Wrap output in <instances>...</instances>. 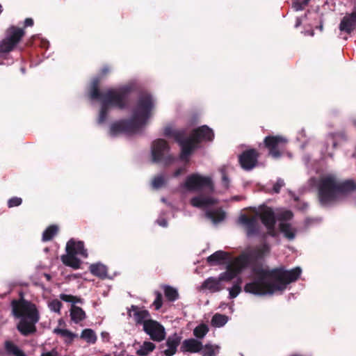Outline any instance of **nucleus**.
<instances>
[{
    "label": "nucleus",
    "instance_id": "f257e3e1",
    "mask_svg": "<svg viewBox=\"0 0 356 356\" xmlns=\"http://www.w3.org/2000/svg\"><path fill=\"white\" fill-rule=\"evenodd\" d=\"M269 252V245L264 243L237 257V261L241 262L245 268L250 266L255 275L253 281L245 285L244 291L246 293L258 296L272 295L276 291L284 290L287 284L299 278L302 272L300 267L290 270H284L282 267L272 270L263 268L261 261Z\"/></svg>",
    "mask_w": 356,
    "mask_h": 356
},
{
    "label": "nucleus",
    "instance_id": "f03ea898",
    "mask_svg": "<svg viewBox=\"0 0 356 356\" xmlns=\"http://www.w3.org/2000/svg\"><path fill=\"white\" fill-rule=\"evenodd\" d=\"M154 107L152 97L149 94L139 96L136 104L133 109L131 118L121 120L111 124L110 134L115 136L119 134H135L138 133L146 124L151 116Z\"/></svg>",
    "mask_w": 356,
    "mask_h": 356
},
{
    "label": "nucleus",
    "instance_id": "7ed1b4c3",
    "mask_svg": "<svg viewBox=\"0 0 356 356\" xmlns=\"http://www.w3.org/2000/svg\"><path fill=\"white\" fill-rule=\"evenodd\" d=\"M356 191V182L353 179L339 181L334 175L322 177L318 186V196L323 206L337 202L341 196Z\"/></svg>",
    "mask_w": 356,
    "mask_h": 356
},
{
    "label": "nucleus",
    "instance_id": "20e7f679",
    "mask_svg": "<svg viewBox=\"0 0 356 356\" xmlns=\"http://www.w3.org/2000/svg\"><path fill=\"white\" fill-rule=\"evenodd\" d=\"M214 138L213 130L207 125H203L193 129L190 134L185 138L184 146L179 154L180 160L189 161V158L195 149L199 148L202 141H212Z\"/></svg>",
    "mask_w": 356,
    "mask_h": 356
},
{
    "label": "nucleus",
    "instance_id": "39448f33",
    "mask_svg": "<svg viewBox=\"0 0 356 356\" xmlns=\"http://www.w3.org/2000/svg\"><path fill=\"white\" fill-rule=\"evenodd\" d=\"M133 90L131 86L110 88L104 91L102 102L108 107L123 110L129 103V95Z\"/></svg>",
    "mask_w": 356,
    "mask_h": 356
},
{
    "label": "nucleus",
    "instance_id": "423d86ee",
    "mask_svg": "<svg viewBox=\"0 0 356 356\" xmlns=\"http://www.w3.org/2000/svg\"><path fill=\"white\" fill-rule=\"evenodd\" d=\"M13 315L17 318H26L30 321L38 322L40 315L36 305L26 300H13L11 302Z\"/></svg>",
    "mask_w": 356,
    "mask_h": 356
},
{
    "label": "nucleus",
    "instance_id": "0eeeda50",
    "mask_svg": "<svg viewBox=\"0 0 356 356\" xmlns=\"http://www.w3.org/2000/svg\"><path fill=\"white\" fill-rule=\"evenodd\" d=\"M287 143L282 136H268L264 139L263 147L268 150V156L277 159L283 156Z\"/></svg>",
    "mask_w": 356,
    "mask_h": 356
},
{
    "label": "nucleus",
    "instance_id": "6e6552de",
    "mask_svg": "<svg viewBox=\"0 0 356 356\" xmlns=\"http://www.w3.org/2000/svg\"><path fill=\"white\" fill-rule=\"evenodd\" d=\"M170 146L168 142L162 138L155 140L152 144V158L153 162H163L165 165L174 161V157L168 154Z\"/></svg>",
    "mask_w": 356,
    "mask_h": 356
},
{
    "label": "nucleus",
    "instance_id": "1a4fd4ad",
    "mask_svg": "<svg viewBox=\"0 0 356 356\" xmlns=\"http://www.w3.org/2000/svg\"><path fill=\"white\" fill-rule=\"evenodd\" d=\"M184 187L189 191H198L207 188L210 192L214 191V185L209 177L202 176L198 173L188 175L184 184Z\"/></svg>",
    "mask_w": 356,
    "mask_h": 356
},
{
    "label": "nucleus",
    "instance_id": "9d476101",
    "mask_svg": "<svg viewBox=\"0 0 356 356\" xmlns=\"http://www.w3.org/2000/svg\"><path fill=\"white\" fill-rule=\"evenodd\" d=\"M24 35L25 31L23 29L15 26L9 27L6 30V38L0 42V53L13 51Z\"/></svg>",
    "mask_w": 356,
    "mask_h": 356
},
{
    "label": "nucleus",
    "instance_id": "9b49d317",
    "mask_svg": "<svg viewBox=\"0 0 356 356\" xmlns=\"http://www.w3.org/2000/svg\"><path fill=\"white\" fill-rule=\"evenodd\" d=\"M143 331L149 336L150 339L156 342L162 341L166 335L163 325L153 319L145 322Z\"/></svg>",
    "mask_w": 356,
    "mask_h": 356
},
{
    "label": "nucleus",
    "instance_id": "f8f14e48",
    "mask_svg": "<svg viewBox=\"0 0 356 356\" xmlns=\"http://www.w3.org/2000/svg\"><path fill=\"white\" fill-rule=\"evenodd\" d=\"M259 156L257 149H248L238 156V163L244 170L250 171L257 165Z\"/></svg>",
    "mask_w": 356,
    "mask_h": 356
},
{
    "label": "nucleus",
    "instance_id": "ddd939ff",
    "mask_svg": "<svg viewBox=\"0 0 356 356\" xmlns=\"http://www.w3.org/2000/svg\"><path fill=\"white\" fill-rule=\"evenodd\" d=\"M238 221L244 227L248 237L259 234V224L257 216H249L246 214H241Z\"/></svg>",
    "mask_w": 356,
    "mask_h": 356
},
{
    "label": "nucleus",
    "instance_id": "4468645a",
    "mask_svg": "<svg viewBox=\"0 0 356 356\" xmlns=\"http://www.w3.org/2000/svg\"><path fill=\"white\" fill-rule=\"evenodd\" d=\"M243 269H245L244 266L241 262L237 261V257H236L232 263L227 265V270L220 274L219 280L226 282L231 281L240 274Z\"/></svg>",
    "mask_w": 356,
    "mask_h": 356
},
{
    "label": "nucleus",
    "instance_id": "2eb2a0df",
    "mask_svg": "<svg viewBox=\"0 0 356 356\" xmlns=\"http://www.w3.org/2000/svg\"><path fill=\"white\" fill-rule=\"evenodd\" d=\"M128 315L133 316L136 324L144 325L147 321H149L150 317L149 312L146 309H142L136 305H131L128 309Z\"/></svg>",
    "mask_w": 356,
    "mask_h": 356
},
{
    "label": "nucleus",
    "instance_id": "dca6fc26",
    "mask_svg": "<svg viewBox=\"0 0 356 356\" xmlns=\"http://www.w3.org/2000/svg\"><path fill=\"white\" fill-rule=\"evenodd\" d=\"M163 134L167 137H172L180 146L181 151H182L186 136V129H173L170 127H166L164 129Z\"/></svg>",
    "mask_w": 356,
    "mask_h": 356
},
{
    "label": "nucleus",
    "instance_id": "f3484780",
    "mask_svg": "<svg viewBox=\"0 0 356 356\" xmlns=\"http://www.w3.org/2000/svg\"><path fill=\"white\" fill-rule=\"evenodd\" d=\"M100 82L101 77L97 76L92 79L88 89V96L90 99L102 102L104 92L99 90Z\"/></svg>",
    "mask_w": 356,
    "mask_h": 356
},
{
    "label": "nucleus",
    "instance_id": "a211bd4d",
    "mask_svg": "<svg viewBox=\"0 0 356 356\" xmlns=\"http://www.w3.org/2000/svg\"><path fill=\"white\" fill-rule=\"evenodd\" d=\"M355 15V13L352 12L350 14L346 15L342 18L339 26L341 31L350 34L355 30L356 26Z\"/></svg>",
    "mask_w": 356,
    "mask_h": 356
},
{
    "label": "nucleus",
    "instance_id": "6ab92c4d",
    "mask_svg": "<svg viewBox=\"0 0 356 356\" xmlns=\"http://www.w3.org/2000/svg\"><path fill=\"white\" fill-rule=\"evenodd\" d=\"M202 349V343L193 338L185 339L180 348L181 352L191 353H199Z\"/></svg>",
    "mask_w": 356,
    "mask_h": 356
},
{
    "label": "nucleus",
    "instance_id": "aec40b11",
    "mask_svg": "<svg viewBox=\"0 0 356 356\" xmlns=\"http://www.w3.org/2000/svg\"><path fill=\"white\" fill-rule=\"evenodd\" d=\"M181 337L177 333L173 334L168 337L166 340V346L168 348L163 351L165 356L174 355L177 350V347L181 343Z\"/></svg>",
    "mask_w": 356,
    "mask_h": 356
},
{
    "label": "nucleus",
    "instance_id": "412c9836",
    "mask_svg": "<svg viewBox=\"0 0 356 356\" xmlns=\"http://www.w3.org/2000/svg\"><path fill=\"white\" fill-rule=\"evenodd\" d=\"M37 323L33 321H27L25 318H22L17 324V328L22 335L29 336L36 331L35 324Z\"/></svg>",
    "mask_w": 356,
    "mask_h": 356
},
{
    "label": "nucleus",
    "instance_id": "4be33fe9",
    "mask_svg": "<svg viewBox=\"0 0 356 356\" xmlns=\"http://www.w3.org/2000/svg\"><path fill=\"white\" fill-rule=\"evenodd\" d=\"M190 202L193 207L202 209L216 204L217 201L210 197L198 195L191 198Z\"/></svg>",
    "mask_w": 356,
    "mask_h": 356
},
{
    "label": "nucleus",
    "instance_id": "5701e85b",
    "mask_svg": "<svg viewBox=\"0 0 356 356\" xmlns=\"http://www.w3.org/2000/svg\"><path fill=\"white\" fill-rule=\"evenodd\" d=\"M257 216L261 220V222L265 227H272L273 225H275V216L273 210L271 208L266 207L264 209L257 213Z\"/></svg>",
    "mask_w": 356,
    "mask_h": 356
},
{
    "label": "nucleus",
    "instance_id": "b1692460",
    "mask_svg": "<svg viewBox=\"0 0 356 356\" xmlns=\"http://www.w3.org/2000/svg\"><path fill=\"white\" fill-rule=\"evenodd\" d=\"M66 250H69L75 254H79L83 257H88L87 250L85 249L83 241H76L72 238L67 243Z\"/></svg>",
    "mask_w": 356,
    "mask_h": 356
},
{
    "label": "nucleus",
    "instance_id": "393cba45",
    "mask_svg": "<svg viewBox=\"0 0 356 356\" xmlns=\"http://www.w3.org/2000/svg\"><path fill=\"white\" fill-rule=\"evenodd\" d=\"M229 253L222 250H218L208 257L207 261L211 265H218L224 264L229 260Z\"/></svg>",
    "mask_w": 356,
    "mask_h": 356
},
{
    "label": "nucleus",
    "instance_id": "a878e982",
    "mask_svg": "<svg viewBox=\"0 0 356 356\" xmlns=\"http://www.w3.org/2000/svg\"><path fill=\"white\" fill-rule=\"evenodd\" d=\"M67 254L63 255L61 257L62 262L67 266L72 267L74 269H78L80 268L81 261L76 257L74 252L70 251L69 250H66Z\"/></svg>",
    "mask_w": 356,
    "mask_h": 356
},
{
    "label": "nucleus",
    "instance_id": "bb28decb",
    "mask_svg": "<svg viewBox=\"0 0 356 356\" xmlns=\"http://www.w3.org/2000/svg\"><path fill=\"white\" fill-rule=\"evenodd\" d=\"M221 280L213 277L207 278L202 284V289H209L211 292L220 291L222 289L220 286Z\"/></svg>",
    "mask_w": 356,
    "mask_h": 356
},
{
    "label": "nucleus",
    "instance_id": "cd10ccee",
    "mask_svg": "<svg viewBox=\"0 0 356 356\" xmlns=\"http://www.w3.org/2000/svg\"><path fill=\"white\" fill-rule=\"evenodd\" d=\"M70 317L72 321L79 323L86 318V315L82 308L72 305L70 309Z\"/></svg>",
    "mask_w": 356,
    "mask_h": 356
},
{
    "label": "nucleus",
    "instance_id": "c85d7f7f",
    "mask_svg": "<svg viewBox=\"0 0 356 356\" xmlns=\"http://www.w3.org/2000/svg\"><path fill=\"white\" fill-rule=\"evenodd\" d=\"M5 350L8 355L11 356H26L24 352L21 350L17 345L10 341L5 342Z\"/></svg>",
    "mask_w": 356,
    "mask_h": 356
},
{
    "label": "nucleus",
    "instance_id": "c756f323",
    "mask_svg": "<svg viewBox=\"0 0 356 356\" xmlns=\"http://www.w3.org/2000/svg\"><path fill=\"white\" fill-rule=\"evenodd\" d=\"M156 348V345L152 342L145 341L136 350V355L138 356H148Z\"/></svg>",
    "mask_w": 356,
    "mask_h": 356
},
{
    "label": "nucleus",
    "instance_id": "7c9ffc66",
    "mask_svg": "<svg viewBox=\"0 0 356 356\" xmlns=\"http://www.w3.org/2000/svg\"><path fill=\"white\" fill-rule=\"evenodd\" d=\"M90 273L102 279L105 278L107 275L106 267L101 264H92L90 266Z\"/></svg>",
    "mask_w": 356,
    "mask_h": 356
},
{
    "label": "nucleus",
    "instance_id": "2f4dec72",
    "mask_svg": "<svg viewBox=\"0 0 356 356\" xmlns=\"http://www.w3.org/2000/svg\"><path fill=\"white\" fill-rule=\"evenodd\" d=\"M206 216L213 222H219L225 218V213L221 209L210 210L206 212Z\"/></svg>",
    "mask_w": 356,
    "mask_h": 356
},
{
    "label": "nucleus",
    "instance_id": "473e14b6",
    "mask_svg": "<svg viewBox=\"0 0 356 356\" xmlns=\"http://www.w3.org/2000/svg\"><path fill=\"white\" fill-rule=\"evenodd\" d=\"M80 337L88 343L94 344L96 343L97 337L95 331L90 328L84 329L81 334Z\"/></svg>",
    "mask_w": 356,
    "mask_h": 356
},
{
    "label": "nucleus",
    "instance_id": "72a5a7b5",
    "mask_svg": "<svg viewBox=\"0 0 356 356\" xmlns=\"http://www.w3.org/2000/svg\"><path fill=\"white\" fill-rule=\"evenodd\" d=\"M58 227L56 225L49 226L42 234V240L43 241H49L58 234Z\"/></svg>",
    "mask_w": 356,
    "mask_h": 356
},
{
    "label": "nucleus",
    "instance_id": "f704fd0d",
    "mask_svg": "<svg viewBox=\"0 0 356 356\" xmlns=\"http://www.w3.org/2000/svg\"><path fill=\"white\" fill-rule=\"evenodd\" d=\"M163 291L165 296L168 301L175 302L179 298L177 290L172 286L165 285L163 286Z\"/></svg>",
    "mask_w": 356,
    "mask_h": 356
},
{
    "label": "nucleus",
    "instance_id": "c9c22d12",
    "mask_svg": "<svg viewBox=\"0 0 356 356\" xmlns=\"http://www.w3.org/2000/svg\"><path fill=\"white\" fill-rule=\"evenodd\" d=\"M228 321V317L224 314H216L213 316L211 318V325L214 327H222Z\"/></svg>",
    "mask_w": 356,
    "mask_h": 356
},
{
    "label": "nucleus",
    "instance_id": "e433bc0d",
    "mask_svg": "<svg viewBox=\"0 0 356 356\" xmlns=\"http://www.w3.org/2000/svg\"><path fill=\"white\" fill-rule=\"evenodd\" d=\"M280 229L288 239L292 240L295 238V233L289 223L281 222L280 224Z\"/></svg>",
    "mask_w": 356,
    "mask_h": 356
},
{
    "label": "nucleus",
    "instance_id": "4c0bfd02",
    "mask_svg": "<svg viewBox=\"0 0 356 356\" xmlns=\"http://www.w3.org/2000/svg\"><path fill=\"white\" fill-rule=\"evenodd\" d=\"M110 108V107L101 102V108L97 120L99 124H103L106 120Z\"/></svg>",
    "mask_w": 356,
    "mask_h": 356
},
{
    "label": "nucleus",
    "instance_id": "58836bf2",
    "mask_svg": "<svg viewBox=\"0 0 356 356\" xmlns=\"http://www.w3.org/2000/svg\"><path fill=\"white\" fill-rule=\"evenodd\" d=\"M208 332L209 328L207 325L205 324H201L193 330V334L197 339H202Z\"/></svg>",
    "mask_w": 356,
    "mask_h": 356
},
{
    "label": "nucleus",
    "instance_id": "ea45409f",
    "mask_svg": "<svg viewBox=\"0 0 356 356\" xmlns=\"http://www.w3.org/2000/svg\"><path fill=\"white\" fill-rule=\"evenodd\" d=\"M54 332L56 334H59L63 337H66L69 338L70 340L68 341H66L67 343H71L73 339L77 337L76 334L66 329L56 328L54 330Z\"/></svg>",
    "mask_w": 356,
    "mask_h": 356
},
{
    "label": "nucleus",
    "instance_id": "a19ab883",
    "mask_svg": "<svg viewBox=\"0 0 356 356\" xmlns=\"http://www.w3.org/2000/svg\"><path fill=\"white\" fill-rule=\"evenodd\" d=\"M217 347H214L211 344H206L202 346V349L200 350L202 356H216Z\"/></svg>",
    "mask_w": 356,
    "mask_h": 356
},
{
    "label": "nucleus",
    "instance_id": "79ce46f5",
    "mask_svg": "<svg viewBox=\"0 0 356 356\" xmlns=\"http://www.w3.org/2000/svg\"><path fill=\"white\" fill-rule=\"evenodd\" d=\"M60 298L63 301L67 302H72L74 303H82V299L79 297L74 296L72 295H67L65 293H61L60 295Z\"/></svg>",
    "mask_w": 356,
    "mask_h": 356
},
{
    "label": "nucleus",
    "instance_id": "37998d69",
    "mask_svg": "<svg viewBox=\"0 0 356 356\" xmlns=\"http://www.w3.org/2000/svg\"><path fill=\"white\" fill-rule=\"evenodd\" d=\"M62 306V302L57 299L52 300L48 304V307L51 311L58 314H60Z\"/></svg>",
    "mask_w": 356,
    "mask_h": 356
},
{
    "label": "nucleus",
    "instance_id": "c03bdc74",
    "mask_svg": "<svg viewBox=\"0 0 356 356\" xmlns=\"http://www.w3.org/2000/svg\"><path fill=\"white\" fill-rule=\"evenodd\" d=\"M164 184L165 179L162 175L155 177L152 183V187L156 189L161 188Z\"/></svg>",
    "mask_w": 356,
    "mask_h": 356
},
{
    "label": "nucleus",
    "instance_id": "a18cd8bd",
    "mask_svg": "<svg viewBox=\"0 0 356 356\" xmlns=\"http://www.w3.org/2000/svg\"><path fill=\"white\" fill-rule=\"evenodd\" d=\"M156 298L153 302L154 306L156 310L159 309L163 305V296L161 292L155 291Z\"/></svg>",
    "mask_w": 356,
    "mask_h": 356
},
{
    "label": "nucleus",
    "instance_id": "49530a36",
    "mask_svg": "<svg viewBox=\"0 0 356 356\" xmlns=\"http://www.w3.org/2000/svg\"><path fill=\"white\" fill-rule=\"evenodd\" d=\"M241 291V287L238 284H234L231 289H229V297L230 298H235Z\"/></svg>",
    "mask_w": 356,
    "mask_h": 356
},
{
    "label": "nucleus",
    "instance_id": "de8ad7c7",
    "mask_svg": "<svg viewBox=\"0 0 356 356\" xmlns=\"http://www.w3.org/2000/svg\"><path fill=\"white\" fill-rule=\"evenodd\" d=\"M22 203V199L17 197H13L8 200V207L9 208H12L14 207H18L21 205Z\"/></svg>",
    "mask_w": 356,
    "mask_h": 356
},
{
    "label": "nucleus",
    "instance_id": "09e8293b",
    "mask_svg": "<svg viewBox=\"0 0 356 356\" xmlns=\"http://www.w3.org/2000/svg\"><path fill=\"white\" fill-rule=\"evenodd\" d=\"M284 185V182L282 179H279L276 183L273 185V191L275 193H279L281 188Z\"/></svg>",
    "mask_w": 356,
    "mask_h": 356
},
{
    "label": "nucleus",
    "instance_id": "8fccbe9b",
    "mask_svg": "<svg viewBox=\"0 0 356 356\" xmlns=\"http://www.w3.org/2000/svg\"><path fill=\"white\" fill-rule=\"evenodd\" d=\"M292 6L296 10H302L305 6L304 5V1L294 0Z\"/></svg>",
    "mask_w": 356,
    "mask_h": 356
},
{
    "label": "nucleus",
    "instance_id": "3c124183",
    "mask_svg": "<svg viewBox=\"0 0 356 356\" xmlns=\"http://www.w3.org/2000/svg\"><path fill=\"white\" fill-rule=\"evenodd\" d=\"M229 180L225 171L222 172V184L225 188L229 187Z\"/></svg>",
    "mask_w": 356,
    "mask_h": 356
},
{
    "label": "nucleus",
    "instance_id": "603ef678",
    "mask_svg": "<svg viewBox=\"0 0 356 356\" xmlns=\"http://www.w3.org/2000/svg\"><path fill=\"white\" fill-rule=\"evenodd\" d=\"M275 225H273L272 227H270L269 225L266 227V229H268V234L270 236H273V237L276 236V232L275 230Z\"/></svg>",
    "mask_w": 356,
    "mask_h": 356
},
{
    "label": "nucleus",
    "instance_id": "864d4df0",
    "mask_svg": "<svg viewBox=\"0 0 356 356\" xmlns=\"http://www.w3.org/2000/svg\"><path fill=\"white\" fill-rule=\"evenodd\" d=\"M110 72V68L108 66H104L100 71V77L106 76Z\"/></svg>",
    "mask_w": 356,
    "mask_h": 356
},
{
    "label": "nucleus",
    "instance_id": "5fc2aeb1",
    "mask_svg": "<svg viewBox=\"0 0 356 356\" xmlns=\"http://www.w3.org/2000/svg\"><path fill=\"white\" fill-rule=\"evenodd\" d=\"M58 353L56 349H52L49 352L44 353L41 355V356H58Z\"/></svg>",
    "mask_w": 356,
    "mask_h": 356
},
{
    "label": "nucleus",
    "instance_id": "6e6d98bb",
    "mask_svg": "<svg viewBox=\"0 0 356 356\" xmlns=\"http://www.w3.org/2000/svg\"><path fill=\"white\" fill-rule=\"evenodd\" d=\"M186 171V169L185 168H179L178 169H177L174 173H173V176L175 177H179L180 175H181L182 173H184V172Z\"/></svg>",
    "mask_w": 356,
    "mask_h": 356
},
{
    "label": "nucleus",
    "instance_id": "4d7b16f0",
    "mask_svg": "<svg viewBox=\"0 0 356 356\" xmlns=\"http://www.w3.org/2000/svg\"><path fill=\"white\" fill-rule=\"evenodd\" d=\"M33 25V20L31 18H26L24 21V26H32Z\"/></svg>",
    "mask_w": 356,
    "mask_h": 356
},
{
    "label": "nucleus",
    "instance_id": "13d9d810",
    "mask_svg": "<svg viewBox=\"0 0 356 356\" xmlns=\"http://www.w3.org/2000/svg\"><path fill=\"white\" fill-rule=\"evenodd\" d=\"M302 24V20L300 18L297 17L296 20L295 27L298 28Z\"/></svg>",
    "mask_w": 356,
    "mask_h": 356
},
{
    "label": "nucleus",
    "instance_id": "bf43d9fd",
    "mask_svg": "<svg viewBox=\"0 0 356 356\" xmlns=\"http://www.w3.org/2000/svg\"><path fill=\"white\" fill-rule=\"evenodd\" d=\"M292 216H293V214H292V213H291V211H286V212L285 213V217H286V218H289H289H291L292 217Z\"/></svg>",
    "mask_w": 356,
    "mask_h": 356
},
{
    "label": "nucleus",
    "instance_id": "052dcab7",
    "mask_svg": "<svg viewBox=\"0 0 356 356\" xmlns=\"http://www.w3.org/2000/svg\"><path fill=\"white\" fill-rule=\"evenodd\" d=\"M352 123L355 127H356V118L353 119L352 120Z\"/></svg>",
    "mask_w": 356,
    "mask_h": 356
},
{
    "label": "nucleus",
    "instance_id": "680f3d73",
    "mask_svg": "<svg viewBox=\"0 0 356 356\" xmlns=\"http://www.w3.org/2000/svg\"><path fill=\"white\" fill-rule=\"evenodd\" d=\"M310 0H304V5L307 6Z\"/></svg>",
    "mask_w": 356,
    "mask_h": 356
},
{
    "label": "nucleus",
    "instance_id": "e2e57ef3",
    "mask_svg": "<svg viewBox=\"0 0 356 356\" xmlns=\"http://www.w3.org/2000/svg\"><path fill=\"white\" fill-rule=\"evenodd\" d=\"M318 28L320 29V31H323V24L319 25V26H318Z\"/></svg>",
    "mask_w": 356,
    "mask_h": 356
},
{
    "label": "nucleus",
    "instance_id": "0e129e2a",
    "mask_svg": "<svg viewBox=\"0 0 356 356\" xmlns=\"http://www.w3.org/2000/svg\"><path fill=\"white\" fill-rule=\"evenodd\" d=\"M108 334L107 332H102V337H106V335H108Z\"/></svg>",
    "mask_w": 356,
    "mask_h": 356
},
{
    "label": "nucleus",
    "instance_id": "69168bd1",
    "mask_svg": "<svg viewBox=\"0 0 356 356\" xmlns=\"http://www.w3.org/2000/svg\"><path fill=\"white\" fill-rule=\"evenodd\" d=\"M45 276L47 277V280H49L50 279V275H45Z\"/></svg>",
    "mask_w": 356,
    "mask_h": 356
},
{
    "label": "nucleus",
    "instance_id": "338daca9",
    "mask_svg": "<svg viewBox=\"0 0 356 356\" xmlns=\"http://www.w3.org/2000/svg\"><path fill=\"white\" fill-rule=\"evenodd\" d=\"M44 251L45 252H48L49 251V248H44Z\"/></svg>",
    "mask_w": 356,
    "mask_h": 356
},
{
    "label": "nucleus",
    "instance_id": "774afa93",
    "mask_svg": "<svg viewBox=\"0 0 356 356\" xmlns=\"http://www.w3.org/2000/svg\"><path fill=\"white\" fill-rule=\"evenodd\" d=\"M165 224H166V222H162V224H161V225H163V226H165Z\"/></svg>",
    "mask_w": 356,
    "mask_h": 356
}]
</instances>
